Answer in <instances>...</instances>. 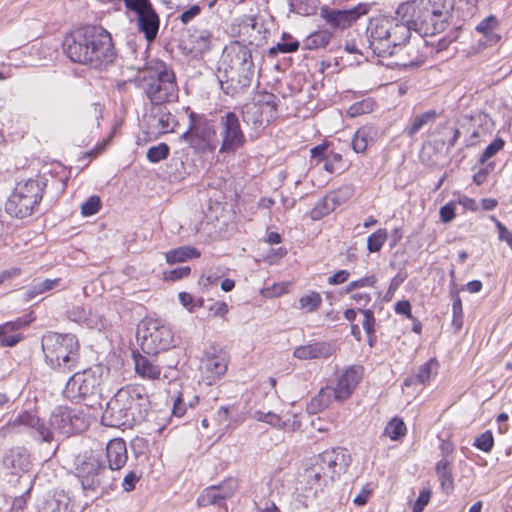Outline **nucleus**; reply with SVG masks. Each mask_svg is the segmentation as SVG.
<instances>
[{"mask_svg": "<svg viewBox=\"0 0 512 512\" xmlns=\"http://www.w3.org/2000/svg\"><path fill=\"white\" fill-rule=\"evenodd\" d=\"M63 48L71 61L93 69L107 67L116 57L111 34L101 26L73 30L64 38Z\"/></svg>", "mask_w": 512, "mask_h": 512, "instance_id": "f257e3e1", "label": "nucleus"}, {"mask_svg": "<svg viewBox=\"0 0 512 512\" xmlns=\"http://www.w3.org/2000/svg\"><path fill=\"white\" fill-rule=\"evenodd\" d=\"M150 408L146 389L141 385H127L107 402L102 423L109 427H132L146 419Z\"/></svg>", "mask_w": 512, "mask_h": 512, "instance_id": "f03ea898", "label": "nucleus"}, {"mask_svg": "<svg viewBox=\"0 0 512 512\" xmlns=\"http://www.w3.org/2000/svg\"><path fill=\"white\" fill-rule=\"evenodd\" d=\"M13 425H23L33 431L39 441L51 442L56 436L68 437L80 433L88 427L84 414L65 406L56 407L46 425L36 414L25 411L20 413Z\"/></svg>", "mask_w": 512, "mask_h": 512, "instance_id": "7ed1b4c3", "label": "nucleus"}, {"mask_svg": "<svg viewBox=\"0 0 512 512\" xmlns=\"http://www.w3.org/2000/svg\"><path fill=\"white\" fill-rule=\"evenodd\" d=\"M453 8L454 0H412L399 5L396 14L408 17L421 36H432L445 30Z\"/></svg>", "mask_w": 512, "mask_h": 512, "instance_id": "20e7f679", "label": "nucleus"}, {"mask_svg": "<svg viewBox=\"0 0 512 512\" xmlns=\"http://www.w3.org/2000/svg\"><path fill=\"white\" fill-rule=\"evenodd\" d=\"M413 30L408 17L401 19L378 16L371 18L366 27L369 48L379 57L392 56L405 45Z\"/></svg>", "mask_w": 512, "mask_h": 512, "instance_id": "39448f33", "label": "nucleus"}, {"mask_svg": "<svg viewBox=\"0 0 512 512\" xmlns=\"http://www.w3.org/2000/svg\"><path fill=\"white\" fill-rule=\"evenodd\" d=\"M253 75L254 64L250 49L235 44L225 51L217 77L226 95L235 96L249 87Z\"/></svg>", "mask_w": 512, "mask_h": 512, "instance_id": "423d86ee", "label": "nucleus"}, {"mask_svg": "<svg viewBox=\"0 0 512 512\" xmlns=\"http://www.w3.org/2000/svg\"><path fill=\"white\" fill-rule=\"evenodd\" d=\"M350 462L351 456L344 448L325 450L310 459L309 466L304 469L301 477L309 489L322 490L345 473Z\"/></svg>", "mask_w": 512, "mask_h": 512, "instance_id": "0eeeda50", "label": "nucleus"}, {"mask_svg": "<svg viewBox=\"0 0 512 512\" xmlns=\"http://www.w3.org/2000/svg\"><path fill=\"white\" fill-rule=\"evenodd\" d=\"M41 346L45 363L55 372L68 374L80 364V343L73 334L47 332L43 335Z\"/></svg>", "mask_w": 512, "mask_h": 512, "instance_id": "6e6552de", "label": "nucleus"}, {"mask_svg": "<svg viewBox=\"0 0 512 512\" xmlns=\"http://www.w3.org/2000/svg\"><path fill=\"white\" fill-rule=\"evenodd\" d=\"M142 88L154 105L173 102L178 98V86L174 72L162 61L145 67Z\"/></svg>", "mask_w": 512, "mask_h": 512, "instance_id": "1a4fd4ad", "label": "nucleus"}, {"mask_svg": "<svg viewBox=\"0 0 512 512\" xmlns=\"http://www.w3.org/2000/svg\"><path fill=\"white\" fill-rule=\"evenodd\" d=\"M42 192L37 180L19 182L5 204L6 212L17 218L30 216L42 199Z\"/></svg>", "mask_w": 512, "mask_h": 512, "instance_id": "9d476101", "label": "nucleus"}, {"mask_svg": "<svg viewBox=\"0 0 512 512\" xmlns=\"http://www.w3.org/2000/svg\"><path fill=\"white\" fill-rule=\"evenodd\" d=\"M181 138L200 153L213 152L219 142L213 122L193 112L190 114L189 129Z\"/></svg>", "mask_w": 512, "mask_h": 512, "instance_id": "9b49d317", "label": "nucleus"}, {"mask_svg": "<svg viewBox=\"0 0 512 512\" xmlns=\"http://www.w3.org/2000/svg\"><path fill=\"white\" fill-rule=\"evenodd\" d=\"M76 475L84 490H96L109 486V480L114 479L109 474L102 457L98 454H85L76 466Z\"/></svg>", "mask_w": 512, "mask_h": 512, "instance_id": "f8f14e48", "label": "nucleus"}, {"mask_svg": "<svg viewBox=\"0 0 512 512\" xmlns=\"http://www.w3.org/2000/svg\"><path fill=\"white\" fill-rule=\"evenodd\" d=\"M137 337L141 349L148 355H156L172 346L173 334L170 327L158 320H149L139 326Z\"/></svg>", "mask_w": 512, "mask_h": 512, "instance_id": "ddd939ff", "label": "nucleus"}, {"mask_svg": "<svg viewBox=\"0 0 512 512\" xmlns=\"http://www.w3.org/2000/svg\"><path fill=\"white\" fill-rule=\"evenodd\" d=\"M101 376L93 369L75 372L66 382L63 395L70 400H80L99 393Z\"/></svg>", "mask_w": 512, "mask_h": 512, "instance_id": "4468645a", "label": "nucleus"}, {"mask_svg": "<svg viewBox=\"0 0 512 512\" xmlns=\"http://www.w3.org/2000/svg\"><path fill=\"white\" fill-rule=\"evenodd\" d=\"M126 9L137 15L138 28L144 33L148 42L153 41L158 33L160 20L149 0H126Z\"/></svg>", "mask_w": 512, "mask_h": 512, "instance_id": "2eb2a0df", "label": "nucleus"}, {"mask_svg": "<svg viewBox=\"0 0 512 512\" xmlns=\"http://www.w3.org/2000/svg\"><path fill=\"white\" fill-rule=\"evenodd\" d=\"M219 125L220 137L222 138L220 153H232L244 145L245 136L235 113L227 112L222 115L219 119Z\"/></svg>", "mask_w": 512, "mask_h": 512, "instance_id": "dca6fc26", "label": "nucleus"}, {"mask_svg": "<svg viewBox=\"0 0 512 512\" xmlns=\"http://www.w3.org/2000/svg\"><path fill=\"white\" fill-rule=\"evenodd\" d=\"M369 5L360 3L348 9L322 8L321 17L334 29H346L369 11Z\"/></svg>", "mask_w": 512, "mask_h": 512, "instance_id": "f3484780", "label": "nucleus"}, {"mask_svg": "<svg viewBox=\"0 0 512 512\" xmlns=\"http://www.w3.org/2000/svg\"><path fill=\"white\" fill-rule=\"evenodd\" d=\"M144 121L146 134L153 138L173 132L177 125L175 116L163 105H154Z\"/></svg>", "mask_w": 512, "mask_h": 512, "instance_id": "a211bd4d", "label": "nucleus"}, {"mask_svg": "<svg viewBox=\"0 0 512 512\" xmlns=\"http://www.w3.org/2000/svg\"><path fill=\"white\" fill-rule=\"evenodd\" d=\"M362 379V368L359 366L348 367L338 377L334 389L336 401L343 402L350 398Z\"/></svg>", "mask_w": 512, "mask_h": 512, "instance_id": "6ab92c4d", "label": "nucleus"}, {"mask_svg": "<svg viewBox=\"0 0 512 512\" xmlns=\"http://www.w3.org/2000/svg\"><path fill=\"white\" fill-rule=\"evenodd\" d=\"M106 460L108 463L107 469L109 474L122 469L127 460L128 452L126 443L121 438L110 440L106 446Z\"/></svg>", "mask_w": 512, "mask_h": 512, "instance_id": "aec40b11", "label": "nucleus"}, {"mask_svg": "<svg viewBox=\"0 0 512 512\" xmlns=\"http://www.w3.org/2000/svg\"><path fill=\"white\" fill-rule=\"evenodd\" d=\"M334 352V345L323 341L298 346L294 349L293 355L300 360L327 359Z\"/></svg>", "mask_w": 512, "mask_h": 512, "instance_id": "412c9836", "label": "nucleus"}, {"mask_svg": "<svg viewBox=\"0 0 512 512\" xmlns=\"http://www.w3.org/2000/svg\"><path fill=\"white\" fill-rule=\"evenodd\" d=\"M68 317L73 322L83 324L90 329L101 330L104 328V321L100 314L91 310L87 311L82 306H74L68 311Z\"/></svg>", "mask_w": 512, "mask_h": 512, "instance_id": "4be33fe9", "label": "nucleus"}, {"mask_svg": "<svg viewBox=\"0 0 512 512\" xmlns=\"http://www.w3.org/2000/svg\"><path fill=\"white\" fill-rule=\"evenodd\" d=\"M453 461V457L444 455L435 466L436 475L440 481L441 488L445 493H450L454 489V479L452 474Z\"/></svg>", "mask_w": 512, "mask_h": 512, "instance_id": "5701e85b", "label": "nucleus"}, {"mask_svg": "<svg viewBox=\"0 0 512 512\" xmlns=\"http://www.w3.org/2000/svg\"><path fill=\"white\" fill-rule=\"evenodd\" d=\"M135 371L144 379L155 380L161 375V367L155 361L139 353H133Z\"/></svg>", "mask_w": 512, "mask_h": 512, "instance_id": "b1692460", "label": "nucleus"}, {"mask_svg": "<svg viewBox=\"0 0 512 512\" xmlns=\"http://www.w3.org/2000/svg\"><path fill=\"white\" fill-rule=\"evenodd\" d=\"M25 324L24 321L18 319L0 325V345L3 347H13L19 343L23 336L17 333V331L24 327Z\"/></svg>", "mask_w": 512, "mask_h": 512, "instance_id": "393cba45", "label": "nucleus"}, {"mask_svg": "<svg viewBox=\"0 0 512 512\" xmlns=\"http://www.w3.org/2000/svg\"><path fill=\"white\" fill-rule=\"evenodd\" d=\"M437 369V361L435 359H430L419 367L416 374L405 378L404 385L407 387L413 385H425L437 374Z\"/></svg>", "mask_w": 512, "mask_h": 512, "instance_id": "a878e982", "label": "nucleus"}, {"mask_svg": "<svg viewBox=\"0 0 512 512\" xmlns=\"http://www.w3.org/2000/svg\"><path fill=\"white\" fill-rule=\"evenodd\" d=\"M377 136V129L374 126L365 125L357 129L352 139V149L356 153H363L372 144Z\"/></svg>", "mask_w": 512, "mask_h": 512, "instance_id": "bb28decb", "label": "nucleus"}, {"mask_svg": "<svg viewBox=\"0 0 512 512\" xmlns=\"http://www.w3.org/2000/svg\"><path fill=\"white\" fill-rule=\"evenodd\" d=\"M202 369L211 381L221 377L227 370V361L223 355H208L202 360Z\"/></svg>", "mask_w": 512, "mask_h": 512, "instance_id": "cd10ccee", "label": "nucleus"}, {"mask_svg": "<svg viewBox=\"0 0 512 512\" xmlns=\"http://www.w3.org/2000/svg\"><path fill=\"white\" fill-rule=\"evenodd\" d=\"M211 33L207 29H195L187 39L189 50L195 56L201 55L210 49Z\"/></svg>", "mask_w": 512, "mask_h": 512, "instance_id": "c85d7f7f", "label": "nucleus"}, {"mask_svg": "<svg viewBox=\"0 0 512 512\" xmlns=\"http://www.w3.org/2000/svg\"><path fill=\"white\" fill-rule=\"evenodd\" d=\"M3 464L11 469L12 474H19L29 469L30 462L28 456L20 449H11L4 456Z\"/></svg>", "mask_w": 512, "mask_h": 512, "instance_id": "c756f323", "label": "nucleus"}, {"mask_svg": "<svg viewBox=\"0 0 512 512\" xmlns=\"http://www.w3.org/2000/svg\"><path fill=\"white\" fill-rule=\"evenodd\" d=\"M498 27V21L495 16H488L483 19L476 27V30L483 35V39H480L484 45L492 46L500 40V35L496 33Z\"/></svg>", "mask_w": 512, "mask_h": 512, "instance_id": "7c9ffc66", "label": "nucleus"}, {"mask_svg": "<svg viewBox=\"0 0 512 512\" xmlns=\"http://www.w3.org/2000/svg\"><path fill=\"white\" fill-rule=\"evenodd\" d=\"M265 110L256 104L255 102L244 105L242 109L243 121L246 124H251L254 128L262 127L264 124H268L266 121Z\"/></svg>", "mask_w": 512, "mask_h": 512, "instance_id": "2f4dec72", "label": "nucleus"}, {"mask_svg": "<svg viewBox=\"0 0 512 512\" xmlns=\"http://www.w3.org/2000/svg\"><path fill=\"white\" fill-rule=\"evenodd\" d=\"M436 117L437 114L434 110L418 114L411 119V123L405 128L404 133L409 138H413L425 125L434 122Z\"/></svg>", "mask_w": 512, "mask_h": 512, "instance_id": "473e14b6", "label": "nucleus"}, {"mask_svg": "<svg viewBox=\"0 0 512 512\" xmlns=\"http://www.w3.org/2000/svg\"><path fill=\"white\" fill-rule=\"evenodd\" d=\"M333 400H336L335 389L333 386H326L311 400L309 409L315 413L327 408Z\"/></svg>", "mask_w": 512, "mask_h": 512, "instance_id": "72a5a7b5", "label": "nucleus"}, {"mask_svg": "<svg viewBox=\"0 0 512 512\" xmlns=\"http://www.w3.org/2000/svg\"><path fill=\"white\" fill-rule=\"evenodd\" d=\"M340 202L334 194H329L320 199L311 211V218L319 220L336 209Z\"/></svg>", "mask_w": 512, "mask_h": 512, "instance_id": "f704fd0d", "label": "nucleus"}, {"mask_svg": "<svg viewBox=\"0 0 512 512\" xmlns=\"http://www.w3.org/2000/svg\"><path fill=\"white\" fill-rule=\"evenodd\" d=\"M277 97L270 92H259L254 102L256 104H259L262 109L266 112V121L271 122L276 117V110H277V104H276Z\"/></svg>", "mask_w": 512, "mask_h": 512, "instance_id": "c9c22d12", "label": "nucleus"}, {"mask_svg": "<svg viewBox=\"0 0 512 512\" xmlns=\"http://www.w3.org/2000/svg\"><path fill=\"white\" fill-rule=\"evenodd\" d=\"M200 253L193 247L183 246L171 251H168L165 254L166 260L170 264H174L177 262H184L187 259L199 257Z\"/></svg>", "mask_w": 512, "mask_h": 512, "instance_id": "e433bc0d", "label": "nucleus"}, {"mask_svg": "<svg viewBox=\"0 0 512 512\" xmlns=\"http://www.w3.org/2000/svg\"><path fill=\"white\" fill-rule=\"evenodd\" d=\"M254 420L264 422L275 429H286L287 422L281 418L280 415L274 412H264L261 410L254 411L252 414Z\"/></svg>", "mask_w": 512, "mask_h": 512, "instance_id": "4c0bfd02", "label": "nucleus"}, {"mask_svg": "<svg viewBox=\"0 0 512 512\" xmlns=\"http://www.w3.org/2000/svg\"><path fill=\"white\" fill-rule=\"evenodd\" d=\"M59 281V278L44 279L39 281L35 280L32 286L25 293L26 300H31L46 291L52 290L58 286Z\"/></svg>", "mask_w": 512, "mask_h": 512, "instance_id": "58836bf2", "label": "nucleus"}, {"mask_svg": "<svg viewBox=\"0 0 512 512\" xmlns=\"http://www.w3.org/2000/svg\"><path fill=\"white\" fill-rule=\"evenodd\" d=\"M197 505L199 507H207L210 505L222 507L225 504L222 501L220 494H218L216 486H209L205 488L198 496Z\"/></svg>", "mask_w": 512, "mask_h": 512, "instance_id": "ea45409f", "label": "nucleus"}, {"mask_svg": "<svg viewBox=\"0 0 512 512\" xmlns=\"http://www.w3.org/2000/svg\"><path fill=\"white\" fill-rule=\"evenodd\" d=\"M332 34L326 30H320L312 33L306 40V46L309 49H318L326 47L330 40Z\"/></svg>", "mask_w": 512, "mask_h": 512, "instance_id": "a19ab883", "label": "nucleus"}, {"mask_svg": "<svg viewBox=\"0 0 512 512\" xmlns=\"http://www.w3.org/2000/svg\"><path fill=\"white\" fill-rule=\"evenodd\" d=\"M322 304V297L318 292L311 291L299 299V307L309 313L315 312Z\"/></svg>", "mask_w": 512, "mask_h": 512, "instance_id": "79ce46f5", "label": "nucleus"}, {"mask_svg": "<svg viewBox=\"0 0 512 512\" xmlns=\"http://www.w3.org/2000/svg\"><path fill=\"white\" fill-rule=\"evenodd\" d=\"M406 434V425L403 420L395 417L385 427L384 435L391 440H399Z\"/></svg>", "mask_w": 512, "mask_h": 512, "instance_id": "37998d69", "label": "nucleus"}, {"mask_svg": "<svg viewBox=\"0 0 512 512\" xmlns=\"http://www.w3.org/2000/svg\"><path fill=\"white\" fill-rule=\"evenodd\" d=\"M388 239L386 229H378L367 239V249L371 253L379 252Z\"/></svg>", "mask_w": 512, "mask_h": 512, "instance_id": "c03bdc74", "label": "nucleus"}, {"mask_svg": "<svg viewBox=\"0 0 512 512\" xmlns=\"http://www.w3.org/2000/svg\"><path fill=\"white\" fill-rule=\"evenodd\" d=\"M450 295L452 298V325L459 330L462 327L463 323V309H462V301L459 297V294L456 290H451Z\"/></svg>", "mask_w": 512, "mask_h": 512, "instance_id": "a18cd8bd", "label": "nucleus"}, {"mask_svg": "<svg viewBox=\"0 0 512 512\" xmlns=\"http://www.w3.org/2000/svg\"><path fill=\"white\" fill-rule=\"evenodd\" d=\"M170 148L166 143H159L151 146L146 153V157L151 163H158L169 156Z\"/></svg>", "mask_w": 512, "mask_h": 512, "instance_id": "49530a36", "label": "nucleus"}, {"mask_svg": "<svg viewBox=\"0 0 512 512\" xmlns=\"http://www.w3.org/2000/svg\"><path fill=\"white\" fill-rule=\"evenodd\" d=\"M222 501L230 499L238 489V481L234 478L225 479L219 485H215Z\"/></svg>", "mask_w": 512, "mask_h": 512, "instance_id": "de8ad7c7", "label": "nucleus"}, {"mask_svg": "<svg viewBox=\"0 0 512 512\" xmlns=\"http://www.w3.org/2000/svg\"><path fill=\"white\" fill-rule=\"evenodd\" d=\"M374 109V102L372 99L370 98H367V99H363L362 101H359V102H356L354 104H352L348 110H347V114L350 116V117H356V116H359V115H362V114H367V113H370L372 112Z\"/></svg>", "mask_w": 512, "mask_h": 512, "instance_id": "09e8293b", "label": "nucleus"}, {"mask_svg": "<svg viewBox=\"0 0 512 512\" xmlns=\"http://www.w3.org/2000/svg\"><path fill=\"white\" fill-rule=\"evenodd\" d=\"M343 158L339 153H329L323 158V168L329 173H336L343 169Z\"/></svg>", "mask_w": 512, "mask_h": 512, "instance_id": "8fccbe9b", "label": "nucleus"}, {"mask_svg": "<svg viewBox=\"0 0 512 512\" xmlns=\"http://www.w3.org/2000/svg\"><path fill=\"white\" fill-rule=\"evenodd\" d=\"M504 140L502 138L494 139L483 151L479 158V162L484 164L489 158L493 157L497 152H499L504 147Z\"/></svg>", "mask_w": 512, "mask_h": 512, "instance_id": "3c124183", "label": "nucleus"}, {"mask_svg": "<svg viewBox=\"0 0 512 512\" xmlns=\"http://www.w3.org/2000/svg\"><path fill=\"white\" fill-rule=\"evenodd\" d=\"M494 438L491 431H485L476 437L474 446L484 452H489L493 448Z\"/></svg>", "mask_w": 512, "mask_h": 512, "instance_id": "603ef678", "label": "nucleus"}, {"mask_svg": "<svg viewBox=\"0 0 512 512\" xmlns=\"http://www.w3.org/2000/svg\"><path fill=\"white\" fill-rule=\"evenodd\" d=\"M101 206V201L98 196L89 197L81 207V213L83 216H92L96 214Z\"/></svg>", "mask_w": 512, "mask_h": 512, "instance_id": "864d4df0", "label": "nucleus"}, {"mask_svg": "<svg viewBox=\"0 0 512 512\" xmlns=\"http://www.w3.org/2000/svg\"><path fill=\"white\" fill-rule=\"evenodd\" d=\"M299 47L298 41H292L289 43H278L276 46H273L269 49L268 54L270 56H276L278 52L281 53H291L297 51Z\"/></svg>", "mask_w": 512, "mask_h": 512, "instance_id": "5fc2aeb1", "label": "nucleus"}, {"mask_svg": "<svg viewBox=\"0 0 512 512\" xmlns=\"http://www.w3.org/2000/svg\"><path fill=\"white\" fill-rule=\"evenodd\" d=\"M431 490L429 488H424L420 491L418 498L416 499L412 511L413 512H423L425 506L429 503L431 498Z\"/></svg>", "mask_w": 512, "mask_h": 512, "instance_id": "6e6d98bb", "label": "nucleus"}, {"mask_svg": "<svg viewBox=\"0 0 512 512\" xmlns=\"http://www.w3.org/2000/svg\"><path fill=\"white\" fill-rule=\"evenodd\" d=\"M360 311L363 314V329L368 335L374 333L375 318L373 312L369 309H362Z\"/></svg>", "mask_w": 512, "mask_h": 512, "instance_id": "4d7b16f0", "label": "nucleus"}, {"mask_svg": "<svg viewBox=\"0 0 512 512\" xmlns=\"http://www.w3.org/2000/svg\"><path fill=\"white\" fill-rule=\"evenodd\" d=\"M440 219L443 223H449L455 218V204L449 202L442 206L439 211Z\"/></svg>", "mask_w": 512, "mask_h": 512, "instance_id": "13d9d810", "label": "nucleus"}, {"mask_svg": "<svg viewBox=\"0 0 512 512\" xmlns=\"http://www.w3.org/2000/svg\"><path fill=\"white\" fill-rule=\"evenodd\" d=\"M186 403L183 394L178 395L173 402L172 415L181 418L186 413Z\"/></svg>", "mask_w": 512, "mask_h": 512, "instance_id": "bf43d9fd", "label": "nucleus"}, {"mask_svg": "<svg viewBox=\"0 0 512 512\" xmlns=\"http://www.w3.org/2000/svg\"><path fill=\"white\" fill-rule=\"evenodd\" d=\"M140 477L133 471L128 472L122 483V487L125 491L130 492L135 489L136 483L139 481Z\"/></svg>", "mask_w": 512, "mask_h": 512, "instance_id": "052dcab7", "label": "nucleus"}, {"mask_svg": "<svg viewBox=\"0 0 512 512\" xmlns=\"http://www.w3.org/2000/svg\"><path fill=\"white\" fill-rule=\"evenodd\" d=\"M201 12V8L199 5H193L191 6L189 9H187L186 11H184L181 15H180V21L183 23V24H188L189 22H191L195 17H197Z\"/></svg>", "mask_w": 512, "mask_h": 512, "instance_id": "680f3d73", "label": "nucleus"}, {"mask_svg": "<svg viewBox=\"0 0 512 512\" xmlns=\"http://www.w3.org/2000/svg\"><path fill=\"white\" fill-rule=\"evenodd\" d=\"M395 312L400 315H405L407 318L412 319L411 304L409 301L403 300L395 304Z\"/></svg>", "mask_w": 512, "mask_h": 512, "instance_id": "e2e57ef3", "label": "nucleus"}, {"mask_svg": "<svg viewBox=\"0 0 512 512\" xmlns=\"http://www.w3.org/2000/svg\"><path fill=\"white\" fill-rule=\"evenodd\" d=\"M327 146L325 144L317 145L310 150L311 158L316 160L317 163L323 162V158L326 154Z\"/></svg>", "mask_w": 512, "mask_h": 512, "instance_id": "0e129e2a", "label": "nucleus"}, {"mask_svg": "<svg viewBox=\"0 0 512 512\" xmlns=\"http://www.w3.org/2000/svg\"><path fill=\"white\" fill-rule=\"evenodd\" d=\"M348 277L349 272L347 270H339L328 279V283L331 285L342 284L347 281Z\"/></svg>", "mask_w": 512, "mask_h": 512, "instance_id": "69168bd1", "label": "nucleus"}, {"mask_svg": "<svg viewBox=\"0 0 512 512\" xmlns=\"http://www.w3.org/2000/svg\"><path fill=\"white\" fill-rule=\"evenodd\" d=\"M189 273H190L189 267H180V268H176V269L172 270L169 273V275L167 276V278L170 280H178V279L188 276Z\"/></svg>", "mask_w": 512, "mask_h": 512, "instance_id": "338daca9", "label": "nucleus"}, {"mask_svg": "<svg viewBox=\"0 0 512 512\" xmlns=\"http://www.w3.org/2000/svg\"><path fill=\"white\" fill-rule=\"evenodd\" d=\"M180 303L189 311L193 310V297L187 292H180L178 295Z\"/></svg>", "mask_w": 512, "mask_h": 512, "instance_id": "774afa93", "label": "nucleus"}]
</instances>
